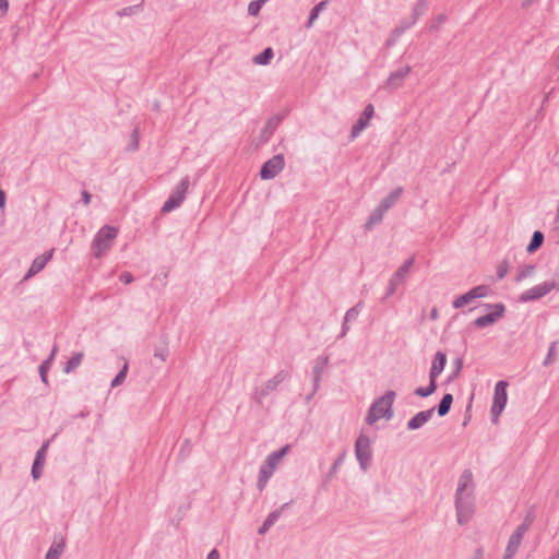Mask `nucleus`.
<instances>
[{
	"mask_svg": "<svg viewBox=\"0 0 559 559\" xmlns=\"http://www.w3.org/2000/svg\"><path fill=\"white\" fill-rule=\"evenodd\" d=\"M474 480L471 469H464L455 492V511L459 524L467 523L475 512Z\"/></svg>",
	"mask_w": 559,
	"mask_h": 559,
	"instance_id": "nucleus-1",
	"label": "nucleus"
},
{
	"mask_svg": "<svg viewBox=\"0 0 559 559\" xmlns=\"http://www.w3.org/2000/svg\"><path fill=\"white\" fill-rule=\"evenodd\" d=\"M396 393L392 390L386 391L382 396L374 400L369 407V411L366 416V421L368 425H373L380 418H385L386 420L392 419L393 413V403L395 400Z\"/></svg>",
	"mask_w": 559,
	"mask_h": 559,
	"instance_id": "nucleus-2",
	"label": "nucleus"
},
{
	"mask_svg": "<svg viewBox=\"0 0 559 559\" xmlns=\"http://www.w3.org/2000/svg\"><path fill=\"white\" fill-rule=\"evenodd\" d=\"M290 447L287 444L272 453H270L262 466L259 471V476L257 480V488L259 491H262L269 479L272 477L274 471L276 469L277 465L280 464L281 460L288 453Z\"/></svg>",
	"mask_w": 559,
	"mask_h": 559,
	"instance_id": "nucleus-3",
	"label": "nucleus"
},
{
	"mask_svg": "<svg viewBox=\"0 0 559 559\" xmlns=\"http://www.w3.org/2000/svg\"><path fill=\"white\" fill-rule=\"evenodd\" d=\"M118 235V229L114 226H103L94 236L92 241V251L95 258H102L112 246Z\"/></svg>",
	"mask_w": 559,
	"mask_h": 559,
	"instance_id": "nucleus-4",
	"label": "nucleus"
},
{
	"mask_svg": "<svg viewBox=\"0 0 559 559\" xmlns=\"http://www.w3.org/2000/svg\"><path fill=\"white\" fill-rule=\"evenodd\" d=\"M414 263L415 258L411 257L409 259L405 260L403 264L393 273L389 281L383 299H386L395 294L397 287L406 281Z\"/></svg>",
	"mask_w": 559,
	"mask_h": 559,
	"instance_id": "nucleus-5",
	"label": "nucleus"
},
{
	"mask_svg": "<svg viewBox=\"0 0 559 559\" xmlns=\"http://www.w3.org/2000/svg\"><path fill=\"white\" fill-rule=\"evenodd\" d=\"M508 382L507 381H498L495 385L493 400L490 409L491 419L493 423H497L499 416L503 412L507 402H508V393H507Z\"/></svg>",
	"mask_w": 559,
	"mask_h": 559,
	"instance_id": "nucleus-6",
	"label": "nucleus"
},
{
	"mask_svg": "<svg viewBox=\"0 0 559 559\" xmlns=\"http://www.w3.org/2000/svg\"><path fill=\"white\" fill-rule=\"evenodd\" d=\"M355 455L362 471H367L371 463L372 451L370 438L360 433L355 442Z\"/></svg>",
	"mask_w": 559,
	"mask_h": 559,
	"instance_id": "nucleus-7",
	"label": "nucleus"
},
{
	"mask_svg": "<svg viewBox=\"0 0 559 559\" xmlns=\"http://www.w3.org/2000/svg\"><path fill=\"white\" fill-rule=\"evenodd\" d=\"M288 378V372L280 370L272 379L267 380L261 388H257L253 393V400L262 404L264 397L277 390V386Z\"/></svg>",
	"mask_w": 559,
	"mask_h": 559,
	"instance_id": "nucleus-8",
	"label": "nucleus"
},
{
	"mask_svg": "<svg viewBox=\"0 0 559 559\" xmlns=\"http://www.w3.org/2000/svg\"><path fill=\"white\" fill-rule=\"evenodd\" d=\"M487 309H490L491 312L478 317L474 322V326L477 329H484L488 325L496 323L499 319H501L506 312V306L501 302L498 304H485Z\"/></svg>",
	"mask_w": 559,
	"mask_h": 559,
	"instance_id": "nucleus-9",
	"label": "nucleus"
},
{
	"mask_svg": "<svg viewBox=\"0 0 559 559\" xmlns=\"http://www.w3.org/2000/svg\"><path fill=\"white\" fill-rule=\"evenodd\" d=\"M556 286H557V284L554 281H547V282L540 283V284L533 286L532 288L523 292L519 296V301L525 304V302L538 300V299L543 298L544 296H546L547 294H549L552 289H555Z\"/></svg>",
	"mask_w": 559,
	"mask_h": 559,
	"instance_id": "nucleus-10",
	"label": "nucleus"
},
{
	"mask_svg": "<svg viewBox=\"0 0 559 559\" xmlns=\"http://www.w3.org/2000/svg\"><path fill=\"white\" fill-rule=\"evenodd\" d=\"M285 166V158L283 154L274 155L272 158L266 160L261 169H260V177L263 180H270L275 178Z\"/></svg>",
	"mask_w": 559,
	"mask_h": 559,
	"instance_id": "nucleus-11",
	"label": "nucleus"
},
{
	"mask_svg": "<svg viewBox=\"0 0 559 559\" xmlns=\"http://www.w3.org/2000/svg\"><path fill=\"white\" fill-rule=\"evenodd\" d=\"M328 364H329V357L328 356H319L314 360V366L312 368L313 388H312L311 393L306 397L307 402H309L314 396L317 391L319 390L320 381H321L322 374L326 370Z\"/></svg>",
	"mask_w": 559,
	"mask_h": 559,
	"instance_id": "nucleus-12",
	"label": "nucleus"
},
{
	"mask_svg": "<svg viewBox=\"0 0 559 559\" xmlns=\"http://www.w3.org/2000/svg\"><path fill=\"white\" fill-rule=\"evenodd\" d=\"M374 112L373 106L371 104H368L360 117L357 119V121L354 123L350 130V138L355 139L357 138L368 126L369 120L372 118Z\"/></svg>",
	"mask_w": 559,
	"mask_h": 559,
	"instance_id": "nucleus-13",
	"label": "nucleus"
},
{
	"mask_svg": "<svg viewBox=\"0 0 559 559\" xmlns=\"http://www.w3.org/2000/svg\"><path fill=\"white\" fill-rule=\"evenodd\" d=\"M49 447V441L43 443V445L37 450L33 465H32V477L37 480L40 478L43 474V468L46 462L47 450Z\"/></svg>",
	"mask_w": 559,
	"mask_h": 559,
	"instance_id": "nucleus-14",
	"label": "nucleus"
},
{
	"mask_svg": "<svg viewBox=\"0 0 559 559\" xmlns=\"http://www.w3.org/2000/svg\"><path fill=\"white\" fill-rule=\"evenodd\" d=\"M411 71L412 68L409 66H405L392 72L385 82V87L391 91L397 90L402 86L405 78L411 73Z\"/></svg>",
	"mask_w": 559,
	"mask_h": 559,
	"instance_id": "nucleus-15",
	"label": "nucleus"
},
{
	"mask_svg": "<svg viewBox=\"0 0 559 559\" xmlns=\"http://www.w3.org/2000/svg\"><path fill=\"white\" fill-rule=\"evenodd\" d=\"M52 253H53V249H51L50 251L45 252L41 255L36 257L33 260V262L31 264V267L26 272V274H25L23 280L27 281L31 277L35 276L37 273H39L46 266L48 261L52 258Z\"/></svg>",
	"mask_w": 559,
	"mask_h": 559,
	"instance_id": "nucleus-16",
	"label": "nucleus"
},
{
	"mask_svg": "<svg viewBox=\"0 0 559 559\" xmlns=\"http://www.w3.org/2000/svg\"><path fill=\"white\" fill-rule=\"evenodd\" d=\"M447 364V355L438 350L432 360L431 368L429 370V380L437 382V378L441 374Z\"/></svg>",
	"mask_w": 559,
	"mask_h": 559,
	"instance_id": "nucleus-17",
	"label": "nucleus"
},
{
	"mask_svg": "<svg viewBox=\"0 0 559 559\" xmlns=\"http://www.w3.org/2000/svg\"><path fill=\"white\" fill-rule=\"evenodd\" d=\"M435 413V407H431L427 411L418 412L414 417H412L407 421L408 430H417L420 429L426 423L430 420Z\"/></svg>",
	"mask_w": 559,
	"mask_h": 559,
	"instance_id": "nucleus-18",
	"label": "nucleus"
},
{
	"mask_svg": "<svg viewBox=\"0 0 559 559\" xmlns=\"http://www.w3.org/2000/svg\"><path fill=\"white\" fill-rule=\"evenodd\" d=\"M282 119L283 118L278 115L272 116L267 119L265 126L262 128L260 132V138L262 142H267L270 140V138L273 135L275 130L281 124Z\"/></svg>",
	"mask_w": 559,
	"mask_h": 559,
	"instance_id": "nucleus-19",
	"label": "nucleus"
},
{
	"mask_svg": "<svg viewBox=\"0 0 559 559\" xmlns=\"http://www.w3.org/2000/svg\"><path fill=\"white\" fill-rule=\"evenodd\" d=\"M403 193L402 187H396L394 190H392L385 198H383L378 205L383 211L388 212L401 198Z\"/></svg>",
	"mask_w": 559,
	"mask_h": 559,
	"instance_id": "nucleus-20",
	"label": "nucleus"
},
{
	"mask_svg": "<svg viewBox=\"0 0 559 559\" xmlns=\"http://www.w3.org/2000/svg\"><path fill=\"white\" fill-rule=\"evenodd\" d=\"M415 24L416 22L412 17L402 20L400 24L394 29H392L391 38L388 41V45H392L400 36H402L408 28H411Z\"/></svg>",
	"mask_w": 559,
	"mask_h": 559,
	"instance_id": "nucleus-21",
	"label": "nucleus"
},
{
	"mask_svg": "<svg viewBox=\"0 0 559 559\" xmlns=\"http://www.w3.org/2000/svg\"><path fill=\"white\" fill-rule=\"evenodd\" d=\"M190 180L188 176H185L179 183L176 186L175 190L171 192V194L177 199L180 200L182 203L186 199V193L189 189Z\"/></svg>",
	"mask_w": 559,
	"mask_h": 559,
	"instance_id": "nucleus-22",
	"label": "nucleus"
},
{
	"mask_svg": "<svg viewBox=\"0 0 559 559\" xmlns=\"http://www.w3.org/2000/svg\"><path fill=\"white\" fill-rule=\"evenodd\" d=\"M328 4L329 0H322L311 9L309 19L306 23L307 28H310L313 25L314 21L319 17L320 13L326 9Z\"/></svg>",
	"mask_w": 559,
	"mask_h": 559,
	"instance_id": "nucleus-23",
	"label": "nucleus"
},
{
	"mask_svg": "<svg viewBox=\"0 0 559 559\" xmlns=\"http://www.w3.org/2000/svg\"><path fill=\"white\" fill-rule=\"evenodd\" d=\"M385 213H386L385 211H383L381 207L377 206L371 212V214L369 215L367 222L365 223V229L369 230L374 225L381 223Z\"/></svg>",
	"mask_w": 559,
	"mask_h": 559,
	"instance_id": "nucleus-24",
	"label": "nucleus"
},
{
	"mask_svg": "<svg viewBox=\"0 0 559 559\" xmlns=\"http://www.w3.org/2000/svg\"><path fill=\"white\" fill-rule=\"evenodd\" d=\"M58 348L57 346L55 345L52 350H51V354L50 356L44 360L40 365H39V368H38V371H39V376H40V379L44 383H48V379H47V372H48V369L50 368V365L53 360V357L57 353Z\"/></svg>",
	"mask_w": 559,
	"mask_h": 559,
	"instance_id": "nucleus-25",
	"label": "nucleus"
},
{
	"mask_svg": "<svg viewBox=\"0 0 559 559\" xmlns=\"http://www.w3.org/2000/svg\"><path fill=\"white\" fill-rule=\"evenodd\" d=\"M544 239V234L540 230H535L533 233L530 243L526 247V251L528 253H534L535 251H537L543 246Z\"/></svg>",
	"mask_w": 559,
	"mask_h": 559,
	"instance_id": "nucleus-26",
	"label": "nucleus"
},
{
	"mask_svg": "<svg viewBox=\"0 0 559 559\" xmlns=\"http://www.w3.org/2000/svg\"><path fill=\"white\" fill-rule=\"evenodd\" d=\"M452 403H453V395L451 393L444 394L437 407L438 415L440 417L448 415V413L451 409Z\"/></svg>",
	"mask_w": 559,
	"mask_h": 559,
	"instance_id": "nucleus-27",
	"label": "nucleus"
},
{
	"mask_svg": "<svg viewBox=\"0 0 559 559\" xmlns=\"http://www.w3.org/2000/svg\"><path fill=\"white\" fill-rule=\"evenodd\" d=\"M274 56V51L271 47L265 48L262 52L253 57V62L255 64L266 66L270 63L271 59Z\"/></svg>",
	"mask_w": 559,
	"mask_h": 559,
	"instance_id": "nucleus-28",
	"label": "nucleus"
},
{
	"mask_svg": "<svg viewBox=\"0 0 559 559\" xmlns=\"http://www.w3.org/2000/svg\"><path fill=\"white\" fill-rule=\"evenodd\" d=\"M83 356H84V354L81 353V352L80 353H74L72 355V357L67 361V364H66V366L63 368L64 373H70L74 369H76L81 365Z\"/></svg>",
	"mask_w": 559,
	"mask_h": 559,
	"instance_id": "nucleus-29",
	"label": "nucleus"
},
{
	"mask_svg": "<svg viewBox=\"0 0 559 559\" xmlns=\"http://www.w3.org/2000/svg\"><path fill=\"white\" fill-rule=\"evenodd\" d=\"M429 0H417L413 8L412 19L417 23L419 17L427 11Z\"/></svg>",
	"mask_w": 559,
	"mask_h": 559,
	"instance_id": "nucleus-30",
	"label": "nucleus"
},
{
	"mask_svg": "<svg viewBox=\"0 0 559 559\" xmlns=\"http://www.w3.org/2000/svg\"><path fill=\"white\" fill-rule=\"evenodd\" d=\"M521 543H522L521 540H516L510 536L506 551H504V556L502 559H513V557L515 556V554L519 550Z\"/></svg>",
	"mask_w": 559,
	"mask_h": 559,
	"instance_id": "nucleus-31",
	"label": "nucleus"
},
{
	"mask_svg": "<svg viewBox=\"0 0 559 559\" xmlns=\"http://www.w3.org/2000/svg\"><path fill=\"white\" fill-rule=\"evenodd\" d=\"M473 300H475L474 298V295L472 293V290L469 289L467 293L456 297L453 301H452V307L454 309H460L462 308L463 306L472 302Z\"/></svg>",
	"mask_w": 559,
	"mask_h": 559,
	"instance_id": "nucleus-32",
	"label": "nucleus"
},
{
	"mask_svg": "<svg viewBox=\"0 0 559 559\" xmlns=\"http://www.w3.org/2000/svg\"><path fill=\"white\" fill-rule=\"evenodd\" d=\"M534 272H535V265H533V264L522 265L518 269V273H516V276L514 280L516 283H520V282L524 281L525 278L530 277L531 275H533Z\"/></svg>",
	"mask_w": 559,
	"mask_h": 559,
	"instance_id": "nucleus-33",
	"label": "nucleus"
},
{
	"mask_svg": "<svg viewBox=\"0 0 559 559\" xmlns=\"http://www.w3.org/2000/svg\"><path fill=\"white\" fill-rule=\"evenodd\" d=\"M345 457H346V450H343L338 456L336 457V460L334 461V463L332 464L329 473L326 474V479L330 480L334 477V475L336 474L337 469L343 465L344 461H345Z\"/></svg>",
	"mask_w": 559,
	"mask_h": 559,
	"instance_id": "nucleus-34",
	"label": "nucleus"
},
{
	"mask_svg": "<svg viewBox=\"0 0 559 559\" xmlns=\"http://www.w3.org/2000/svg\"><path fill=\"white\" fill-rule=\"evenodd\" d=\"M64 550V544L61 542V543H53L47 554H46V557L45 559H59L61 554L63 552Z\"/></svg>",
	"mask_w": 559,
	"mask_h": 559,
	"instance_id": "nucleus-35",
	"label": "nucleus"
},
{
	"mask_svg": "<svg viewBox=\"0 0 559 559\" xmlns=\"http://www.w3.org/2000/svg\"><path fill=\"white\" fill-rule=\"evenodd\" d=\"M437 390V382H432L429 380V384L428 386H419L417 389H415L414 393L415 395L417 396H420V397H428L430 396L431 394H433Z\"/></svg>",
	"mask_w": 559,
	"mask_h": 559,
	"instance_id": "nucleus-36",
	"label": "nucleus"
},
{
	"mask_svg": "<svg viewBox=\"0 0 559 559\" xmlns=\"http://www.w3.org/2000/svg\"><path fill=\"white\" fill-rule=\"evenodd\" d=\"M181 204L182 203L180 202V200H177L173 194H170L167 201L164 203L162 212L169 213L179 207Z\"/></svg>",
	"mask_w": 559,
	"mask_h": 559,
	"instance_id": "nucleus-37",
	"label": "nucleus"
},
{
	"mask_svg": "<svg viewBox=\"0 0 559 559\" xmlns=\"http://www.w3.org/2000/svg\"><path fill=\"white\" fill-rule=\"evenodd\" d=\"M140 132L139 128L135 127L130 135V143L127 147L128 152H135L139 148Z\"/></svg>",
	"mask_w": 559,
	"mask_h": 559,
	"instance_id": "nucleus-38",
	"label": "nucleus"
},
{
	"mask_svg": "<svg viewBox=\"0 0 559 559\" xmlns=\"http://www.w3.org/2000/svg\"><path fill=\"white\" fill-rule=\"evenodd\" d=\"M290 502L284 503L280 509L272 511L265 519L267 521V524L274 525L281 518L283 510L287 508Z\"/></svg>",
	"mask_w": 559,
	"mask_h": 559,
	"instance_id": "nucleus-39",
	"label": "nucleus"
},
{
	"mask_svg": "<svg viewBox=\"0 0 559 559\" xmlns=\"http://www.w3.org/2000/svg\"><path fill=\"white\" fill-rule=\"evenodd\" d=\"M361 308H362V302H358L356 306L348 309L344 316V320L347 322L355 321L357 319Z\"/></svg>",
	"mask_w": 559,
	"mask_h": 559,
	"instance_id": "nucleus-40",
	"label": "nucleus"
},
{
	"mask_svg": "<svg viewBox=\"0 0 559 559\" xmlns=\"http://www.w3.org/2000/svg\"><path fill=\"white\" fill-rule=\"evenodd\" d=\"M127 372H128V364L126 362L122 367V369L117 373V376L114 378V380L111 381V388H116L120 384H122V382L124 381L126 377H127Z\"/></svg>",
	"mask_w": 559,
	"mask_h": 559,
	"instance_id": "nucleus-41",
	"label": "nucleus"
},
{
	"mask_svg": "<svg viewBox=\"0 0 559 559\" xmlns=\"http://www.w3.org/2000/svg\"><path fill=\"white\" fill-rule=\"evenodd\" d=\"M556 342H552L548 348V354L543 361L544 366H549L556 360Z\"/></svg>",
	"mask_w": 559,
	"mask_h": 559,
	"instance_id": "nucleus-42",
	"label": "nucleus"
},
{
	"mask_svg": "<svg viewBox=\"0 0 559 559\" xmlns=\"http://www.w3.org/2000/svg\"><path fill=\"white\" fill-rule=\"evenodd\" d=\"M471 290L474 295V298L477 299L486 297L489 293V287L487 285H478L473 287Z\"/></svg>",
	"mask_w": 559,
	"mask_h": 559,
	"instance_id": "nucleus-43",
	"label": "nucleus"
},
{
	"mask_svg": "<svg viewBox=\"0 0 559 559\" xmlns=\"http://www.w3.org/2000/svg\"><path fill=\"white\" fill-rule=\"evenodd\" d=\"M264 2V0H254V1H251L248 5V14L249 15H252V16H255L259 14L260 10H261V7H262V3Z\"/></svg>",
	"mask_w": 559,
	"mask_h": 559,
	"instance_id": "nucleus-44",
	"label": "nucleus"
},
{
	"mask_svg": "<svg viewBox=\"0 0 559 559\" xmlns=\"http://www.w3.org/2000/svg\"><path fill=\"white\" fill-rule=\"evenodd\" d=\"M530 528L527 527L526 524H520L515 531L512 533L511 537L516 539V540H521L523 539L524 535L526 534V532L528 531Z\"/></svg>",
	"mask_w": 559,
	"mask_h": 559,
	"instance_id": "nucleus-45",
	"label": "nucleus"
},
{
	"mask_svg": "<svg viewBox=\"0 0 559 559\" xmlns=\"http://www.w3.org/2000/svg\"><path fill=\"white\" fill-rule=\"evenodd\" d=\"M530 528L527 527L526 524H520L515 531L512 533L511 537L516 539V540H521L523 539L524 535L526 534V532L528 531Z\"/></svg>",
	"mask_w": 559,
	"mask_h": 559,
	"instance_id": "nucleus-46",
	"label": "nucleus"
},
{
	"mask_svg": "<svg viewBox=\"0 0 559 559\" xmlns=\"http://www.w3.org/2000/svg\"><path fill=\"white\" fill-rule=\"evenodd\" d=\"M455 369L451 372V374L448 377V382L453 381L457 374L460 373L462 367H463V360L461 358L455 359L454 361Z\"/></svg>",
	"mask_w": 559,
	"mask_h": 559,
	"instance_id": "nucleus-47",
	"label": "nucleus"
},
{
	"mask_svg": "<svg viewBox=\"0 0 559 559\" xmlns=\"http://www.w3.org/2000/svg\"><path fill=\"white\" fill-rule=\"evenodd\" d=\"M508 270H509V264L507 261H502L498 264L497 266V277L499 280H502L507 273H508Z\"/></svg>",
	"mask_w": 559,
	"mask_h": 559,
	"instance_id": "nucleus-48",
	"label": "nucleus"
},
{
	"mask_svg": "<svg viewBox=\"0 0 559 559\" xmlns=\"http://www.w3.org/2000/svg\"><path fill=\"white\" fill-rule=\"evenodd\" d=\"M168 356V349L167 347H158L154 352V357L158 358L162 362L166 360Z\"/></svg>",
	"mask_w": 559,
	"mask_h": 559,
	"instance_id": "nucleus-49",
	"label": "nucleus"
},
{
	"mask_svg": "<svg viewBox=\"0 0 559 559\" xmlns=\"http://www.w3.org/2000/svg\"><path fill=\"white\" fill-rule=\"evenodd\" d=\"M140 7H141V4L132 5V7H126V8H123V9L119 12V15H130V14H132L134 11H136Z\"/></svg>",
	"mask_w": 559,
	"mask_h": 559,
	"instance_id": "nucleus-50",
	"label": "nucleus"
},
{
	"mask_svg": "<svg viewBox=\"0 0 559 559\" xmlns=\"http://www.w3.org/2000/svg\"><path fill=\"white\" fill-rule=\"evenodd\" d=\"M447 20V16L444 14H439L432 24V28L438 29V27L443 24Z\"/></svg>",
	"mask_w": 559,
	"mask_h": 559,
	"instance_id": "nucleus-51",
	"label": "nucleus"
},
{
	"mask_svg": "<svg viewBox=\"0 0 559 559\" xmlns=\"http://www.w3.org/2000/svg\"><path fill=\"white\" fill-rule=\"evenodd\" d=\"M119 278L124 284H130L133 282V275L130 272H123Z\"/></svg>",
	"mask_w": 559,
	"mask_h": 559,
	"instance_id": "nucleus-52",
	"label": "nucleus"
},
{
	"mask_svg": "<svg viewBox=\"0 0 559 559\" xmlns=\"http://www.w3.org/2000/svg\"><path fill=\"white\" fill-rule=\"evenodd\" d=\"M273 525L267 524V521L265 520L263 524L259 527L258 533L260 535H264Z\"/></svg>",
	"mask_w": 559,
	"mask_h": 559,
	"instance_id": "nucleus-53",
	"label": "nucleus"
},
{
	"mask_svg": "<svg viewBox=\"0 0 559 559\" xmlns=\"http://www.w3.org/2000/svg\"><path fill=\"white\" fill-rule=\"evenodd\" d=\"M91 198L92 197H91V193L88 191H86V190L82 191V201H83L84 205H88L90 204Z\"/></svg>",
	"mask_w": 559,
	"mask_h": 559,
	"instance_id": "nucleus-54",
	"label": "nucleus"
},
{
	"mask_svg": "<svg viewBox=\"0 0 559 559\" xmlns=\"http://www.w3.org/2000/svg\"><path fill=\"white\" fill-rule=\"evenodd\" d=\"M349 331V326H348V322L347 321H343V324H342V331H341V334L338 335V338H342L344 337Z\"/></svg>",
	"mask_w": 559,
	"mask_h": 559,
	"instance_id": "nucleus-55",
	"label": "nucleus"
},
{
	"mask_svg": "<svg viewBox=\"0 0 559 559\" xmlns=\"http://www.w3.org/2000/svg\"><path fill=\"white\" fill-rule=\"evenodd\" d=\"M5 199H7L5 192L2 189H0V210L2 212L4 211V207H5Z\"/></svg>",
	"mask_w": 559,
	"mask_h": 559,
	"instance_id": "nucleus-56",
	"label": "nucleus"
},
{
	"mask_svg": "<svg viewBox=\"0 0 559 559\" xmlns=\"http://www.w3.org/2000/svg\"><path fill=\"white\" fill-rule=\"evenodd\" d=\"M9 10V1L8 0H0V11L2 14H5Z\"/></svg>",
	"mask_w": 559,
	"mask_h": 559,
	"instance_id": "nucleus-57",
	"label": "nucleus"
},
{
	"mask_svg": "<svg viewBox=\"0 0 559 559\" xmlns=\"http://www.w3.org/2000/svg\"><path fill=\"white\" fill-rule=\"evenodd\" d=\"M206 559H219V552H218V550H217V549H212V550L209 552V555H207Z\"/></svg>",
	"mask_w": 559,
	"mask_h": 559,
	"instance_id": "nucleus-58",
	"label": "nucleus"
},
{
	"mask_svg": "<svg viewBox=\"0 0 559 559\" xmlns=\"http://www.w3.org/2000/svg\"><path fill=\"white\" fill-rule=\"evenodd\" d=\"M473 559H484V550H483V548H477L475 550Z\"/></svg>",
	"mask_w": 559,
	"mask_h": 559,
	"instance_id": "nucleus-59",
	"label": "nucleus"
},
{
	"mask_svg": "<svg viewBox=\"0 0 559 559\" xmlns=\"http://www.w3.org/2000/svg\"><path fill=\"white\" fill-rule=\"evenodd\" d=\"M533 523V515L532 514H527L525 518H524V521L521 523V524H526L527 527L530 528L531 525Z\"/></svg>",
	"mask_w": 559,
	"mask_h": 559,
	"instance_id": "nucleus-60",
	"label": "nucleus"
},
{
	"mask_svg": "<svg viewBox=\"0 0 559 559\" xmlns=\"http://www.w3.org/2000/svg\"><path fill=\"white\" fill-rule=\"evenodd\" d=\"M438 316L437 309H432L431 311V319H436Z\"/></svg>",
	"mask_w": 559,
	"mask_h": 559,
	"instance_id": "nucleus-61",
	"label": "nucleus"
},
{
	"mask_svg": "<svg viewBox=\"0 0 559 559\" xmlns=\"http://www.w3.org/2000/svg\"><path fill=\"white\" fill-rule=\"evenodd\" d=\"M549 559H559V550L554 554Z\"/></svg>",
	"mask_w": 559,
	"mask_h": 559,
	"instance_id": "nucleus-62",
	"label": "nucleus"
},
{
	"mask_svg": "<svg viewBox=\"0 0 559 559\" xmlns=\"http://www.w3.org/2000/svg\"><path fill=\"white\" fill-rule=\"evenodd\" d=\"M527 3H532L534 2L535 0H525Z\"/></svg>",
	"mask_w": 559,
	"mask_h": 559,
	"instance_id": "nucleus-63",
	"label": "nucleus"
}]
</instances>
